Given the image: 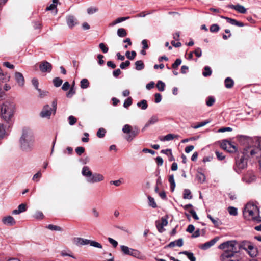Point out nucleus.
<instances>
[{
	"instance_id": "nucleus-1",
	"label": "nucleus",
	"mask_w": 261,
	"mask_h": 261,
	"mask_svg": "<svg viewBox=\"0 0 261 261\" xmlns=\"http://www.w3.org/2000/svg\"><path fill=\"white\" fill-rule=\"evenodd\" d=\"M240 244L236 241H228L220 244L218 248L224 251L220 256L221 261H241L243 255L240 253Z\"/></svg>"
},
{
	"instance_id": "nucleus-2",
	"label": "nucleus",
	"mask_w": 261,
	"mask_h": 261,
	"mask_svg": "<svg viewBox=\"0 0 261 261\" xmlns=\"http://www.w3.org/2000/svg\"><path fill=\"white\" fill-rule=\"evenodd\" d=\"M34 143V136L33 131L29 128H24L20 139L21 149L25 152L31 151L33 148Z\"/></svg>"
},
{
	"instance_id": "nucleus-3",
	"label": "nucleus",
	"mask_w": 261,
	"mask_h": 261,
	"mask_svg": "<svg viewBox=\"0 0 261 261\" xmlns=\"http://www.w3.org/2000/svg\"><path fill=\"white\" fill-rule=\"evenodd\" d=\"M246 144L248 145V149H246V154L249 153L251 156L261 155V138L246 136Z\"/></svg>"
},
{
	"instance_id": "nucleus-4",
	"label": "nucleus",
	"mask_w": 261,
	"mask_h": 261,
	"mask_svg": "<svg viewBox=\"0 0 261 261\" xmlns=\"http://www.w3.org/2000/svg\"><path fill=\"white\" fill-rule=\"evenodd\" d=\"M15 110V105L10 101H6L1 107L2 118L7 122H9L13 116Z\"/></svg>"
},
{
	"instance_id": "nucleus-5",
	"label": "nucleus",
	"mask_w": 261,
	"mask_h": 261,
	"mask_svg": "<svg viewBox=\"0 0 261 261\" xmlns=\"http://www.w3.org/2000/svg\"><path fill=\"white\" fill-rule=\"evenodd\" d=\"M246 212L248 213L249 216L251 217L252 220L257 222H261L259 208L254 202L249 201L246 204Z\"/></svg>"
},
{
	"instance_id": "nucleus-6",
	"label": "nucleus",
	"mask_w": 261,
	"mask_h": 261,
	"mask_svg": "<svg viewBox=\"0 0 261 261\" xmlns=\"http://www.w3.org/2000/svg\"><path fill=\"white\" fill-rule=\"evenodd\" d=\"M57 108V102L56 100H54L51 103V107L48 105L43 106L40 112L39 115L42 118L50 119L52 114L55 115Z\"/></svg>"
},
{
	"instance_id": "nucleus-7",
	"label": "nucleus",
	"mask_w": 261,
	"mask_h": 261,
	"mask_svg": "<svg viewBox=\"0 0 261 261\" xmlns=\"http://www.w3.org/2000/svg\"><path fill=\"white\" fill-rule=\"evenodd\" d=\"M122 132L126 134L125 139L130 142L138 135L139 130L137 126L133 127L129 124H125L122 128Z\"/></svg>"
},
{
	"instance_id": "nucleus-8",
	"label": "nucleus",
	"mask_w": 261,
	"mask_h": 261,
	"mask_svg": "<svg viewBox=\"0 0 261 261\" xmlns=\"http://www.w3.org/2000/svg\"><path fill=\"white\" fill-rule=\"evenodd\" d=\"M120 248L124 255H130L141 260L145 259V256L137 250L129 248L125 245H121Z\"/></svg>"
},
{
	"instance_id": "nucleus-9",
	"label": "nucleus",
	"mask_w": 261,
	"mask_h": 261,
	"mask_svg": "<svg viewBox=\"0 0 261 261\" xmlns=\"http://www.w3.org/2000/svg\"><path fill=\"white\" fill-rule=\"evenodd\" d=\"M246 246L247 247V248H246V251H247L248 254L252 257L256 256L258 254L257 247L252 243L246 241Z\"/></svg>"
},
{
	"instance_id": "nucleus-10",
	"label": "nucleus",
	"mask_w": 261,
	"mask_h": 261,
	"mask_svg": "<svg viewBox=\"0 0 261 261\" xmlns=\"http://www.w3.org/2000/svg\"><path fill=\"white\" fill-rule=\"evenodd\" d=\"M244 155L243 154L240 159L238 157L236 159V166L234 168L236 171L238 173H243L244 168L245 164L244 163Z\"/></svg>"
},
{
	"instance_id": "nucleus-11",
	"label": "nucleus",
	"mask_w": 261,
	"mask_h": 261,
	"mask_svg": "<svg viewBox=\"0 0 261 261\" xmlns=\"http://www.w3.org/2000/svg\"><path fill=\"white\" fill-rule=\"evenodd\" d=\"M105 178L103 175L98 173L92 174L90 178H88V182L90 184H94L95 182H99L104 180Z\"/></svg>"
},
{
	"instance_id": "nucleus-12",
	"label": "nucleus",
	"mask_w": 261,
	"mask_h": 261,
	"mask_svg": "<svg viewBox=\"0 0 261 261\" xmlns=\"http://www.w3.org/2000/svg\"><path fill=\"white\" fill-rule=\"evenodd\" d=\"M219 240L218 237H215L211 241L207 242L199 246V248L203 250H205L213 246Z\"/></svg>"
},
{
	"instance_id": "nucleus-13",
	"label": "nucleus",
	"mask_w": 261,
	"mask_h": 261,
	"mask_svg": "<svg viewBox=\"0 0 261 261\" xmlns=\"http://www.w3.org/2000/svg\"><path fill=\"white\" fill-rule=\"evenodd\" d=\"M39 68L42 72H50L52 69V66L49 62L43 61L40 63Z\"/></svg>"
},
{
	"instance_id": "nucleus-14",
	"label": "nucleus",
	"mask_w": 261,
	"mask_h": 261,
	"mask_svg": "<svg viewBox=\"0 0 261 261\" xmlns=\"http://www.w3.org/2000/svg\"><path fill=\"white\" fill-rule=\"evenodd\" d=\"M2 222L4 224L7 226H14L16 224V222L13 217L11 216H7L2 218Z\"/></svg>"
},
{
	"instance_id": "nucleus-15",
	"label": "nucleus",
	"mask_w": 261,
	"mask_h": 261,
	"mask_svg": "<svg viewBox=\"0 0 261 261\" xmlns=\"http://www.w3.org/2000/svg\"><path fill=\"white\" fill-rule=\"evenodd\" d=\"M14 77L19 86L22 87L24 85V79L22 73L19 72L15 73Z\"/></svg>"
},
{
	"instance_id": "nucleus-16",
	"label": "nucleus",
	"mask_w": 261,
	"mask_h": 261,
	"mask_svg": "<svg viewBox=\"0 0 261 261\" xmlns=\"http://www.w3.org/2000/svg\"><path fill=\"white\" fill-rule=\"evenodd\" d=\"M168 224V221L167 218L165 217H162L161 218V222H156V226L160 232H163L164 231V227Z\"/></svg>"
},
{
	"instance_id": "nucleus-17",
	"label": "nucleus",
	"mask_w": 261,
	"mask_h": 261,
	"mask_svg": "<svg viewBox=\"0 0 261 261\" xmlns=\"http://www.w3.org/2000/svg\"><path fill=\"white\" fill-rule=\"evenodd\" d=\"M66 21L68 26L72 28L77 24V20L75 17L73 16L69 15L66 18Z\"/></svg>"
},
{
	"instance_id": "nucleus-18",
	"label": "nucleus",
	"mask_w": 261,
	"mask_h": 261,
	"mask_svg": "<svg viewBox=\"0 0 261 261\" xmlns=\"http://www.w3.org/2000/svg\"><path fill=\"white\" fill-rule=\"evenodd\" d=\"M159 121V118L158 116L155 115L152 116L148 120V121L145 124L144 127L142 129V130L145 129L146 127H149V126L153 125Z\"/></svg>"
},
{
	"instance_id": "nucleus-19",
	"label": "nucleus",
	"mask_w": 261,
	"mask_h": 261,
	"mask_svg": "<svg viewBox=\"0 0 261 261\" xmlns=\"http://www.w3.org/2000/svg\"><path fill=\"white\" fill-rule=\"evenodd\" d=\"M82 174L86 177L88 182V178H90L93 173L88 166H84L82 169Z\"/></svg>"
},
{
	"instance_id": "nucleus-20",
	"label": "nucleus",
	"mask_w": 261,
	"mask_h": 261,
	"mask_svg": "<svg viewBox=\"0 0 261 261\" xmlns=\"http://www.w3.org/2000/svg\"><path fill=\"white\" fill-rule=\"evenodd\" d=\"M74 242L76 245L82 246L89 244L90 240L81 238H76L74 239Z\"/></svg>"
},
{
	"instance_id": "nucleus-21",
	"label": "nucleus",
	"mask_w": 261,
	"mask_h": 261,
	"mask_svg": "<svg viewBox=\"0 0 261 261\" xmlns=\"http://www.w3.org/2000/svg\"><path fill=\"white\" fill-rule=\"evenodd\" d=\"M256 179L255 174L252 171H248L246 174V182L251 183Z\"/></svg>"
},
{
	"instance_id": "nucleus-22",
	"label": "nucleus",
	"mask_w": 261,
	"mask_h": 261,
	"mask_svg": "<svg viewBox=\"0 0 261 261\" xmlns=\"http://www.w3.org/2000/svg\"><path fill=\"white\" fill-rule=\"evenodd\" d=\"M10 126V124L9 122H8V124L5 126H4L3 124L0 123V138L4 137L7 132V128L9 127Z\"/></svg>"
},
{
	"instance_id": "nucleus-23",
	"label": "nucleus",
	"mask_w": 261,
	"mask_h": 261,
	"mask_svg": "<svg viewBox=\"0 0 261 261\" xmlns=\"http://www.w3.org/2000/svg\"><path fill=\"white\" fill-rule=\"evenodd\" d=\"M229 8L233 9L238 12L241 13H245V8L240 5H231L228 6Z\"/></svg>"
},
{
	"instance_id": "nucleus-24",
	"label": "nucleus",
	"mask_w": 261,
	"mask_h": 261,
	"mask_svg": "<svg viewBox=\"0 0 261 261\" xmlns=\"http://www.w3.org/2000/svg\"><path fill=\"white\" fill-rule=\"evenodd\" d=\"M225 86L226 88H231L234 85V82L233 80L230 77H227L224 81Z\"/></svg>"
},
{
	"instance_id": "nucleus-25",
	"label": "nucleus",
	"mask_w": 261,
	"mask_h": 261,
	"mask_svg": "<svg viewBox=\"0 0 261 261\" xmlns=\"http://www.w3.org/2000/svg\"><path fill=\"white\" fill-rule=\"evenodd\" d=\"M180 254H183L186 255L190 261H196V258L194 256V254L192 252H189L187 251L181 252Z\"/></svg>"
},
{
	"instance_id": "nucleus-26",
	"label": "nucleus",
	"mask_w": 261,
	"mask_h": 261,
	"mask_svg": "<svg viewBox=\"0 0 261 261\" xmlns=\"http://www.w3.org/2000/svg\"><path fill=\"white\" fill-rule=\"evenodd\" d=\"M80 86L82 89H86L89 86V82L87 79H83L80 82Z\"/></svg>"
},
{
	"instance_id": "nucleus-27",
	"label": "nucleus",
	"mask_w": 261,
	"mask_h": 261,
	"mask_svg": "<svg viewBox=\"0 0 261 261\" xmlns=\"http://www.w3.org/2000/svg\"><path fill=\"white\" fill-rule=\"evenodd\" d=\"M137 106L141 108L142 110H145L148 107L147 101L146 100H142L137 103Z\"/></svg>"
},
{
	"instance_id": "nucleus-28",
	"label": "nucleus",
	"mask_w": 261,
	"mask_h": 261,
	"mask_svg": "<svg viewBox=\"0 0 261 261\" xmlns=\"http://www.w3.org/2000/svg\"><path fill=\"white\" fill-rule=\"evenodd\" d=\"M192 198L191 193L190 190L185 189L183 194V198L185 199H191Z\"/></svg>"
},
{
	"instance_id": "nucleus-29",
	"label": "nucleus",
	"mask_w": 261,
	"mask_h": 261,
	"mask_svg": "<svg viewBox=\"0 0 261 261\" xmlns=\"http://www.w3.org/2000/svg\"><path fill=\"white\" fill-rule=\"evenodd\" d=\"M135 67L136 70H141L144 68V65L141 60H139L135 62Z\"/></svg>"
},
{
	"instance_id": "nucleus-30",
	"label": "nucleus",
	"mask_w": 261,
	"mask_h": 261,
	"mask_svg": "<svg viewBox=\"0 0 261 261\" xmlns=\"http://www.w3.org/2000/svg\"><path fill=\"white\" fill-rule=\"evenodd\" d=\"M204 71L202 73V75L204 77L210 76L212 74V71L211 68L208 66H205L204 68Z\"/></svg>"
},
{
	"instance_id": "nucleus-31",
	"label": "nucleus",
	"mask_w": 261,
	"mask_h": 261,
	"mask_svg": "<svg viewBox=\"0 0 261 261\" xmlns=\"http://www.w3.org/2000/svg\"><path fill=\"white\" fill-rule=\"evenodd\" d=\"M117 33V35L120 37H125L127 35V32L123 28L118 29Z\"/></svg>"
},
{
	"instance_id": "nucleus-32",
	"label": "nucleus",
	"mask_w": 261,
	"mask_h": 261,
	"mask_svg": "<svg viewBox=\"0 0 261 261\" xmlns=\"http://www.w3.org/2000/svg\"><path fill=\"white\" fill-rule=\"evenodd\" d=\"M46 227L51 230H55V231H61L62 230V229L61 227L58 226L57 225H53V224H49Z\"/></svg>"
},
{
	"instance_id": "nucleus-33",
	"label": "nucleus",
	"mask_w": 261,
	"mask_h": 261,
	"mask_svg": "<svg viewBox=\"0 0 261 261\" xmlns=\"http://www.w3.org/2000/svg\"><path fill=\"white\" fill-rule=\"evenodd\" d=\"M106 130L103 128L98 129L97 132V136L99 138H103L105 136Z\"/></svg>"
},
{
	"instance_id": "nucleus-34",
	"label": "nucleus",
	"mask_w": 261,
	"mask_h": 261,
	"mask_svg": "<svg viewBox=\"0 0 261 261\" xmlns=\"http://www.w3.org/2000/svg\"><path fill=\"white\" fill-rule=\"evenodd\" d=\"M169 181L171 184V189L173 191L175 187V182L174 181V175L173 174L169 176Z\"/></svg>"
},
{
	"instance_id": "nucleus-35",
	"label": "nucleus",
	"mask_w": 261,
	"mask_h": 261,
	"mask_svg": "<svg viewBox=\"0 0 261 261\" xmlns=\"http://www.w3.org/2000/svg\"><path fill=\"white\" fill-rule=\"evenodd\" d=\"M89 245L91 246H92V247H94L95 248H100V249H101L102 248V245L99 243L96 242L95 241H92V240H90Z\"/></svg>"
},
{
	"instance_id": "nucleus-36",
	"label": "nucleus",
	"mask_w": 261,
	"mask_h": 261,
	"mask_svg": "<svg viewBox=\"0 0 261 261\" xmlns=\"http://www.w3.org/2000/svg\"><path fill=\"white\" fill-rule=\"evenodd\" d=\"M165 84L161 81H159L156 84V87L160 91H163L165 89Z\"/></svg>"
},
{
	"instance_id": "nucleus-37",
	"label": "nucleus",
	"mask_w": 261,
	"mask_h": 261,
	"mask_svg": "<svg viewBox=\"0 0 261 261\" xmlns=\"http://www.w3.org/2000/svg\"><path fill=\"white\" fill-rule=\"evenodd\" d=\"M58 0H53V3L46 8L47 11L53 10L56 8Z\"/></svg>"
},
{
	"instance_id": "nucleus-38",
	"label": "nucleus",
	"mask_w": 261,
	"mask_h": 261,
	"mask_svg": "<svg viewBox=\"0 0 261 261\" xmlns=\"http://www.w3.org/2000/svg\"><path fill=\"white\" fill-rule=\"evenodd\" d=\"M196 178L197 180L200 182H204L205 179V175L201 172H198L196 175Z\"/></svg>"
},
{
	"instance_id": "nucleus-39",
	"label": "nucleus",
	"mask_w": 261,
	"mask_h": 261,
	"mask_svg": "<svg viewBox=\"0 0 261 261\" xmlns=\"http://www.w3.org/2000/svg\"><path fill=\"white\" fill-rule=\"evenodd\" d=\"M148 199L149 201L148 204L150 206H151L153 208L156 207L157 205L153 198L151 197L150 196H148Z\"/></svg>"
},
{
	"instance_id": "nucleus-40",
	"label": "nucleus",
	"mask_w": 261,
	"mask_h": 261,
	"mask_svg": "<svg viewBox=\"0 0 261 261\" xmlns=\"http://www.w3.org/2000/svg\"><path fill=\"white\" fill-rule=\"evenodd\" d=\"M125 56L128 59L133 60L136 56V53L135 51H132L131 54H130V52L127 51L125 53Z\"/></svg>"
},
{
	"instance_id": "nucleus-41",
	"label": "nucleus",
	"mask_w": 261,
	"mask_h": 261,
	"mask_svg": "<svg viewBox=\"0 0 261 261\" xmlns=\"http://www.w3.org/2000/svg\"><path fill=\"white\" fill-rule=\"evenodd\" d=\"M62 80L59 77H56L53 80L54 86L56 87H60L62 84Z\"/></svg>"
},
{
	"instance_id": "nucleus-42",
	"label": "nucleus",
	"mask_w": 261,
	"mask_h": 261,
	"mask_svg": "<svg viewBox=\"0 0 261 261\" xmlns=\"http://www.w3.org/2000/svg\"><path fill=\"white\" fill-rule=\"evenodd\" d=\"M228 211L229 214L232 216H236L238 214L237 208L232 206L229 207L228 208Z\"/></svg>"
},
{
	"instance_id": "nucleus-43",
	"label": "nucleus",
	"mask_w": 261,
	"mask_h": 261,
	"mask_svg": "<svg viewBox=\"0 0 261 261\" xmlns=\"http://www.w3.org/2000/svg\"><path fill=\"white\" fill-rule=\"evenodd\" d=\"M228 146H230V142L227 140L223 141L221 144V147L225 150L228 149Z\"/></svg>"
},
{
	"instance_id": "nucleus-44",
	"label": "nucleus",
	"mask_w": 261,
	"mask_h": 261,
	"mask_svg": "<svg viewBox=\"0 0 261 261\" xmlns=\"http://www.w3.org/2000/svg\"><path fill=\"white\" fill-rule=\"evenodd\" d=\"M207 217L211 220V221L213 222V223L214 224V225L215 226H218L219 225L220 223H219V219H218V218L214 219L209 214L207 215Z\"/></svg>"
},
{
	"instance_id": "nucleus-45",
	"label": "nucleus",
	"mask_w": 261,
	"mask_h": 261,
	"mask_svg": "<svg viewBox=\"0 0 261 261\" xmlns=\"http://www.w3.org/2000/svg\"><path fill=\"white\" fill-rule=\"evenodd\" d=\"M215 101V99L214 97L209 96L206 100V103L208 107H211L213 105Z\"/></svg>"
},
{
	"instance_id": "nucleus-46",
	"label": "nucleus",
	"mask_w": 261,
	"mask_h": 261,
	"mask_svg": "<svg viewBox=\"0 0 261 261\" xmlns=\"http://www.w3.org/2000/svg\"><path fill=\"white\" fill-rule=\"evenodd\" d=\"M132 104V99L131 97H128L125 100L124 102L123 103V106L124 108H127Z\"/></svg>"
},
{
	"instance_id": "nucleus-47",
	"label": "nucleus",
	"mask_w": 261,
	"mask_h": 261,
	"mask_svg": "<svg viewBox=\"0 0 261 261\" xmlns=\"http://www.w3.org/2000/svg\"><path fill=\"white\" fill-rule=\"evenodd\" d=\"M75 93V90L73 87H71L69 91L66 93V96L71 98Z\"/></svg>"
},
{
	"instance_id": "nucleus-48",
	"label": "nucleus",
	"mask_w": 261,
	"mask_h": 261,
	"mask_svg": "<svg viewBox=\"0 0 261 261\" xmlns=\"http://www.w3.org/2000/svg\"><path fill=\"white\" fill-rule=\"evenodd\" d=\"M37 91L39 93V96L41 98H43L47 95L48 92L46 91H42L40 89H38Z\"/></svg>"
},
{
	"instance_id": "nucleus-49",
	"label": "nucleus",
	"mask_w": 261,
	"mask_h": 261,
	"mask_svg": "<svg viewBox=\"0 0 261 261\" xmlns=\"http://www.w3.org/2000/svg\"><path fill=\"white\" fill-rule=\"evenodd\" d=\"M99 47L103 53H107L108 51V47L103 43H100Z\"/></svg>"
},
{
	"instance_id": "nucleus-50",
	"label": "nucleus",
	"mask_w": 261,
	"mask_h": 261,
	"mask_svg": "<svg viewBox=\"0 0 261 261\" xmlns=\"http://www.w3.org/2000/svg\"><path fill=\"white\" fill-rule=\"evenodd\" d=\"M226 150L229 152H234L237 151V147L230 143V146H228V149Z\"/></svg>"
},
{
	"instance_id": "nucleus-51",
	"label": "nucleus",
	"mask_w": 261,
	"mask_h": 261,
	"mask_svg": "<svg viewBox=\"0 0 261 261\" xmlns=\"http://www.w3.org/2000/svg\"><path fill=\"white\" fill-rule=\"evenodd\" d=\"M210 30L211 32H217L219 30V27L218 24H214L211 26Z\"/></svg>"
},
{
	"instance_id": "nucleus-52",
	"label": "nucleus",
	"mask_w": 261,
	"mask_h": 261,
	"mask_svg": "<svg viewBox=\"0 0 261 261\" xmlns=\"http://www.w3.org/2000/svg\"><path fill=\"white\" fill-rule=\"evenodd\" d=\"M68 120H69V123L70 125H74L76 122V121H77L76 118L72 115L68 117Z\"/></svg>"
},
{
	"instance_id": "nucleus-53",
	"label": "nucleus",
	"mask_w": 261,
	"mask_h": 261,
	"mask_svg": "<svg viewBox=\"0 0 261 261\" xmlns=\"http://www.w3.org/2000/svg\"><path fill=\"white\" fill-rule=\"evenodd\" d=\"M181 63V60L180 59H177L175 62L172 64V67L174 69L177 68Z\"/></svg>"
},
{
	"instance_id": "nucleus-54",
	"label": "nucleus",
	"mask_w": 261,
	"mask_h": 261,
	"mask_svg": "<svg viewBox=\"0 0 261 261\" xmlns=\"http://www.w3.org/2000/svg\"><path fill=\"white\" fill-rule=\"evenodd\" d=\"M222 18H224L225 19H226L227 21V22L229 23L230 24H232V25H234L235 24V23H236V19H232V18H229V17H224V16H222L221 17Z\"/></svg>"
},
{
	"instance_id": "nucleus-55",
	"label": "nucleus",
	"mask_w": 261,
	"mask_h": 261,
	"mask_svg": "<svg viewBox=\"0 0 261 261\" xmlns=\"http://www.w3.org/2000/svg\"><path fill=\"white\" fill-rule=\"evenodd\" d=\"M34 217L37 219H41L43 218V214L41 212L37 211L34 214Z\"/></svg>"
},
{
	"instance_id": "nucleus-56",
	"label": "nucleus",
	"mask_w": 261,
	"mask_h": 261,
	"mask_svg": "<svg viewBox=\"0 0 261 261\" xmlns=\"http://www.w3.org/2000/svg\"><path fill=\"white\" fill-rule=\"evenodd\" d=\"M193 53L195 54V55L198 58H199L202 55V50L200 48L197 47L194 51H193Z\"/></svg>"
},
{
	"instance_id": "nucleus-57",
	"label": "nucleus",
	"mask_w": 261,
	"mask_h": 261,
	"mask_svg": "<svg viewBox=\"0 0 261 261\" xmlns=\"http://www.w3.org/2000/svg\"><path fill=\"white\" fill-rule=\"evenodd\" d=\"M175 137V136L172 134H169L163 137V140L165 141H170L173 140Z\"/></svg>"
},
{
	"instance_id": "nucleus-58",
	"label": "nucleus",
	"mask_w": 261,
	"mask_h": 261,
	"mask_svg": "<svg viewBox=\"0 0 261 261\" xmlns=\"http://www.w3.org/2000/svg\"><path fill=\"white\" fill-rule=\"evenodd\" d=\"M130 63L129 61H126L124 62H122L120 65V67L122 69H124L130 65Z\"/></svg>"
},
{
	"instance_id": "nucleus-59",
	"label": "nucleus",
	"mask_w": 261,
	"mask_h": 261,
	"mask_svg": "<svg viewBox=\"0 0 261 261\" xmlns=\"http://www.w3.org/2000/svg\"><path fill=\"white\" fill-rule=\"evenodd\" d=\"M98 11V9L95 7H90L87 9V13L89 14H92Z\"/></svg>"
},
{
	"instance_id": "nucleus-60",
	"label": "nucleus",
	"mask_w": 261,
	"mask_h": 261,
	"mask_svg": "<svg viewBox=\"0 0 261 261\" xmlns=\"http://www.w3.org/2000/svg\"><path fill=\"white\" fill-rule=\"evenodd\" d=\"M42 176V174L40 171H38L36 174H35L33 177V180H36L38 181L39 179H40Z\"/></svg>"
},
{
	"instance_id": "nucleus-61",
	"label": "nucleus",
	"mask_w": 261,
	"mask_h": 261,
	"mask_svg": "<svg viewBox=\"0 0 261 261\" xmlns=\"http://www.w3.org/2000/svg\"><path fill=\"white\" fill-rule=\"evenodd\" d=\"M217 158L219 160H223L225 159V155L222 153H221L218 151L215 152Z\"/></svg>"
},
{
	"instance_id": "nucleus-62",
	"label": "nucleus",
	"mask_w": 261,
	"mask_h": 261,
	"mask_svg": "<svg viewBox=\"0 0 261 261\" xmlns=\"http://www.w3.org/2000/svg\"><path fill=\"white\" fill-rule=\"evenodd\" d=\"M108 241L110 244H111L114 247H116L118 245V242L115 240L114 239L111 238H108Z\"/></svg>"
},
{
	"instance_id": "nucleus-63",
	"label": "nucleus",
	"mask_w": 261,
	"mask_h": 261,
	"mask_svg": "<svg viewBox=\"0 0 261 261\" xmlns=\"http://www.w3.org/2000/svg\"><path fill=\"white\" fill-rule=\"evenodd\" d=\"M32 85L35 87V88L36 90L39 89V87H39V83H38V81L37 79L33 78L32 80Z\"/></svg>"
},
{
	"instance_id": "nucleus-64",
	"label": "nucleus",
	"mask_w": 261,
	"mask_h": 261,
	"mask_svg": "<svg viewBox=\"0 0 261 261\" xmlns=\"http://www.w3.org/2000/svg\"><path fill=\"white\" fill-rule=\"evenodd\" d=\"M18 208L21 213L24 212L27 210L26 204L22 203L18 206Z\"/></svg>"
}]
</instances>
